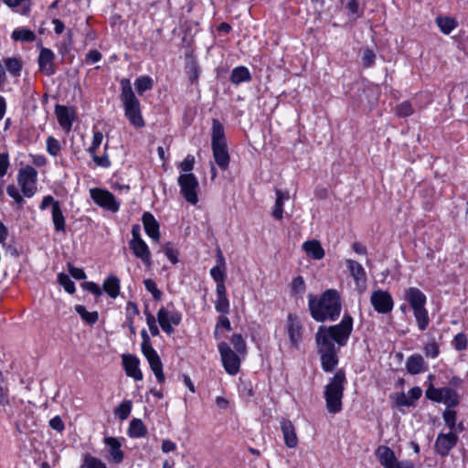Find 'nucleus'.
Wrapping results in <instances>:
<instances>
[{
    "mask_svg": "<svg viewBox=\"0 0 468 468\" xmlns=\"http://www.w3.org/2000/svg\"><path fill=\"white\" fill-rule=\"evenodd\" d=\"M352 330L353 318L349 314H345L338 324L318 328L315 342L324 371L332 372L337 366L339 347L346 345Z\"/></svg>",
    "mask_w": 468,
    "mask_h": 468,
    "instance_id": "nucleus-1",
    "label": "nucleus"
},
{
    "mask_svg": "<svg viewBox=\"0 0 468 468\" xmlns=\"http://www.w3.org/2000/svg\"><path fill=\"white\" fill-rule=\"evenodd\" d=\"M308 306L310 314L315 321H335L341 312L340 295L334 289L324 292L319 299L310 294L308 296Z\"/></svg>",
    "mask_w": 468,
    "mask_h": 468,
    "instance_id": "nucleus-2",
    "label": "nucleus"
},
{
    "mask_svg": "<svg viewBox=\"0 0 468 468\" xmlns=\"http://www.w3.org/2000/svg\"><path fill=\"white\" fill-rule=\"evenodd\" d=\"M121 98L124 107L125 116L135 128L144 126V121L141 114L140 102L135 97L129 80H122Z\"/></svg>",
    "mask_w": 468,
    "mask_h": 468,
    "instance_id": "nucleus-3",
    "label": "nucleus"
},
{
    "mask_svg": "<svg viewBox=\"0 0 468 468\" xmlns=\"http://www.w3.org/2000/svg\"><path fill=\"white\" fill-rule=\"evenodd\" d=\"M345 382V372L343 370H338L325 386L324 397L326 408L331 413H336L342 410V398L344 394Z\"/></svg>",
    "mask_w": 468,
    "mask_h": 468,
    "instance_id": "nucleus-4",
    "label": "nucleus"
},
{
    "mask_svg": "<svg viewBox=\"0 0 468 468\" xmlns=\"http://www.w3.org/2000/svg\"><path fill=\"white\" fill-rule=\"evenodd\" d=\"M141 335L143 338L142 342V352L144 356L146 357L150 367L157 378L159 383H163L165 379V375L163 373V364L158 356L157 352L153 348L150 342V337L145 329H143L141 332Z\"/></svg>",
    "mask_w": 468,
    "mask_h": 468,
    "instance_id": "nucleus-5",
    "label": "nucleus"
},
{
    "mask_svg": "<svg viewBox=\"0 0 468 468\" xmlns=\"http://www.w3.org/2000/svg\"><path fill=\"white\" fill-rule=\"evenodd\" d=\"M140 230L139 225L133 226V238L129 241V247L137 259H140L145 266L150 267L152 265L151 252L147 244L141 238Z\"/></svg>",
    "mask_w": 468,
    "mask_h": 468,
    "instance_id": "nucleus-6",
    "label": "nucleus"
},
{
    "mask_svg": "<svg viewBox=\"0 0 468 468\" xmlns=\"http://www.w3.org/2000/svg\"><path fill=\"white\" fill-rule=\"evenodd\" d=\"M221 356L222 365L226 372L231 376L236 375L240 367L239 353L232 350L228 343L220 342L218 346Z\"/></svg>",
    "mask_w": 468,
    "mask_h": 468,
    "instance_id": "nucleus-7",
    "label": "nucleus"
},
{
    "mask_svg": "<svg viewBox=\"0 0 468 468\" xmlns=\"http://www.w3.org/2000/svg\"><path fill=\"white\" fill-rule=\"evenodd\" d=\"M177 182L180 186V193L185 199L188 203L196 205L198 201L197 188L199 186L197 177L191 173H186L180 175Z\"/></svg>",
    "mask_w": 468,
    "mask_h": 468,
    "instance_id": "nucleus-8",
    "label": "nucleus"
},
{
    "mask_svg": "<svg viewBox=\"0 0 468 468\" xmlns=\"http://www.w3.org/2000/svg\"><path fill=\"white\" fill-rule=\"evenodd\" d=\"M426 397L433 401L446 404L447 409L453 408L460 402L457 392L450 387L441 388L431 387L426 390Z\"/></svg>",
    "mask_w": 468,
    "mask_h": 468,
    "instance_id": "nucleus-9",
    "label": "nucleus"
},
{
    "mask_svg": "<svg viewBox=\"0 0 468 468\" xmlns=\"http://www.w3.org/2000/svg\"><path fill=\"white\" fill-rule=\"evenodd\" d=\"M37 178V172L30 165H27L19 170L17 175L18 185L26 197H31L36 193Z\"/></svg>",
    "mask_w": 468,
    "mask_h": 468,
    "instance_id": "nucleus-10",
    "label": "nucleus"
},
{
    "mask_svg": "<svg viewBox=\"0 0 468 468\" xmlns=\"http://www.w3.org/2000/svg\"><path fill=\"white\" fill-rule=\"evenodd\" d=\"M48 206H51V213H52V221L54 224V228L56 231L65 232L66 230V222L65 217L63 216L62 210L59 206V202L55 200L53 197L47 196L43 198L39 208L41 210L46 209Z\"/></svg>",
    "mask_w": 468,
    "mask_h": 468,
    "instance_id": "nucleus-11",
    "label": "nucleus"
},
{
    "mask_svg": "<svg viewBox=\"0 0 468 468\" xmlns=\"http://www.w3.org/2000/svg\"><path fill=\"white\" fill-rule=\"evenodd\" d=\"M182 315L177 311H169L162 307L157 313L158 323L163 331L168 335L174 333L173 325H178L181 323Z\"/></svg>",
    "mask_w": 468,
    "mask_h": 468,
    "instance_id": "nucleus-12",
    "label": "nucleus"
},
{
    "mask_svg": "<svg viewBox=\"0 0 468 468\" xmlns=\"http://www.w3.org/2000/svg\"><path fill=\"white\" fill-rule=\"evenodd\" d=\"M370 303L379 314H388L393 308V299L389 292L382 290L374 291L370 297Z\"/></svg>",
    "mask_w": 468,
    "mask_h": 468,
    "instance_id": "nucleus-13",
    "label": "nucleus"
},
{
    "mask_svg": "<svg viewBox=\"0 0 468 468\" xmlns=\"http://www.w3.org/2000/svg\"><path fill=\"white\" fill-rule=\"evenodd\" d=\"M90 196L98 206L112 212L118 211L119 203L115 200L114 196L111 192L100 188H93L90 189Z\"/></svg>",
    "mask_w": 468,
    "mask_h": 468,
    "instance_id": "nucleus-14",
    "label": "nucleus"
},
{
    "mask_svg": "<svg viewBox=\"0 0 468 468\" xmlns=\"http://www.w3.org/2000/svg\"><path fill=\"white\" fill-rule=\"evenodd\" d=\"M458 436L450 431L448 433H440L435 441V451L441 456H446L449 452L456 445Z\"/></svg>",
    "mask_w": 468,
    "mask_h": 468,
    "instance_id": "nucleus-15",
    "label": "nucleus"
},
{
    "mask_svg": "<svg viewBox=\"0 0 468 468\" xmlns=\"http://www.w3.org/2000/svg\"><path fill=\"white\" fill-rule=\"evenodd\" d=\"M55 113L59 125L69 133L71 130L73 121L75 119V111L63 105H57Z\"/></svg>",
    "mask_w": 468,
    "mask_h": 468,
    "instance_id": "nucleus-16",
    "label": "nucleus"
},
{
    "mask_svg": "<svg viewBox=\"0 0 468 468\" xmlns=\"http://www.w3.org/2000/svg\"><path fill=\"white\" fill-rule=\"evenodd\" d=\"M122 358L126 375L135 380H142L143 373L139 368V359L133 355H122Z\"/></svg>",
    "mask_w": 468,
    "mask_h": 468,
    "instance_id": "nucleus-17",
    "label": "nucleus"
},
{
    "mask_svg": "<svg viewBox=\"0 0 468 468\" xmlns=\"http://www.w3.org/2000/svg\"><path fill=\"white\" fill-rule=\"evenodd\" d=\"M375 454L379 462V463L384 468H393L396 464L399 463L398 461L395 452L389 447L385 445H380L377 448Z\"/></svg>",
    "mask_w": 468,
    "mask_h": 468,
    "instance_id": "nucleus-18",
    "label": "nucleus"
},
{
    "mask_svg": "<svg viewBox=\"0 0 468 468\" xmlns=\"http://www.w3.org/2000/svg\"><path fill=\"white\" fill-rule=\"evenodd\" d=\"M404 299L409 303L412 310L424 307L426 304V295L416 287H410L404 291Z\"/></svg>",
    "mask_w": 468,
    "mask_h": 468,
    "instance_id": "nucleus-19",
    "label": "nucleus"
},
{
    "mask_svg": "<svg viewBox=\"0 0 468 468\" xmlns=\"http://www.w3.org/2000/svg\"><path fill=\"white\" fill-rule=\"evenodd\" d=\"M54 53L46 48H42L38 56V65L41 72L47 76L53 75L55 73L54 68Z\"/></svg>",
    "mask_w": 468,
    "mask_h": 468,
    "instance_id": "nucleus-20",
    "label": "nucleus"
},
{
    "mask_svg": "<svg viewBox=\"0 0 468 468\" xmlns=\"http://www.w3.org/2000/svg\"><path fill=\"white\" fill-rule=\"evenodd\" d=\"M287 331L292 346L297 348L302 341L303 327L298 319L292 314L288 316Z\"/></svg>",
    "mask_w": 468,
    "mask_h": 468,
    "instance_id": "nucleus-21",
    "label": "nucleus"
},
{
    "mask_svg": "<svg viewBox=\"0 0 468 468\" xmlns=\"http://www.w3.org/2000/svg\"><path fill=\"white\" fill-rule=\"evenodd\" d=\"M281 429L285 445L289 448H295L298 445V437L292 422L283 419L281 421Z\"/></svg>",
    "mask_w": 468,
    "mask_h": 468,
    "instance_id": "nucleus-22",
    "label": "nucleus"
},
{
    "mask_svg": "<svg viewBox=\"0 0 468 468\" xmlns=\"http://www.w3.org/2000/svg\"><path fill=\"white\" fill-rule=\"evenodd\" d=\"M104 443L109 447L108 460L114 463H121L123 460V452L121 449V442L115 437H106Z\"/></svg>",
    "mask_w": 468,
    "mask_h": 468,
    "instance_id": "nucleus-23",
    "label": "nucleus"
},
{
    "mask_svg": "<svg viewBox=\"0 0 468 468\" xmlns=\"http://www.w3.org/2000/svg\"><path fill=\"white\" fill-rule=\"evenodd\" d=\"M143 224L146 234L154 241H159L160 232L159 224L150 212H144L143 215Z\"/></svg>",
    "mask_w": 468,
    "mask_h": 468,
    "instance_id": "nucleus-24",
    "label": "nucleus"
},
{
    "mask_svg": "<svg viewBox=\"0 0 468 468\" xmlns=\"http://www.w3.org/2000/svg\"><path fill=\"white\" fill-rule=\"evenodd\" d=\"M346 263L351 276L356 282V286H365L367 276L363 266L353 260H346Z\"/></svg>",
    "mask_w": 468,
    "mask_h": 468,
    "instance_id": "nucleus-25",
    "label": "nucleus"
},
{
    "mask_svg": "<svg viewBox=\"0 0 468 468\" xmlns=\"http://www.w3.org/2000/svg\"><path fill=\"white\" fill-rule=\"evenodd\" d=\"M213 156L217 165L222 169L226 170L229 164V154L226 145H214L212 146Z\"/></svg>",
    "mask_w": 468,
    "mask_h": 468,
    "instance_id": "nucleus-26",
    "label": "nucleus"
},
{
    "mask_svg": "<svg viewBox=\"0 0 468 468\" xmlns=\"http://www.w3.org/2000/svg\"><path fill=\"white\" fill-rule=\"evenodd\" d=\"M303 250L309 257L314 260H321L324 256V250L322 248L320 242L316 239L305 241L303 244Z\"/></svg>",
    "mask_w": 468,
    "mask_h": 468,
    "instance_id": "nucleus-27",
    "label": "nucleus"
},
{
    "mask_svg": "<svg viewBox=\"0 0 468 468\" xmlns=\"http://www.w3.org/2000/svg\"><path fill=\"white\" fill-rule=\"evenodd\" d=\"M217 300L215 302L216 310L222 314H226L229 312V302L227 297L226 287H216Z\"/></svg>",
    "mask_w": 468,
    "mask_h": 468,
    "instance_id": "nucleus-28",
    "label": "nucleus"
},
{
    "mask_svg": "<svg viewBox=\"0 0 468 468\" xmlns=\"http://www.w3.org/2000/svg\"><path fill=\"white\" fill-rule=\"evenodd\" d=\"M212 146L214 145H226L224 127L220 122L214 119L212 122Z\"/></svg>",
    "mask_w": 468,
    "mask_h": 468,
    "instance_id": "nucleus-29",
    "label": "nucleus"
},
{
    "mask_svg": "<svg viewBox=\"0 0 468 468\" xmlns=\"http://www.w3.org/2000/svg\"><path fill=\"white\" fill-rule=\"evenodd\" d=\"M424 365L423 357L418 354L410 356L406 362L407 370L412 375H417L423 371Z\"/></svg>",
    "mask_w": 468,
    "mask_h": 468,
    "instance_id": "nucleus-30",
    "label": "nucleus"
},
{
    "mask_svg": "<svg viewBox=\"0 0 468 468\" xmlns=\"http://www.w3.org/2000/svg\"><path fill=\"white\" fill-rule=\"evenodd\" d=\"M3 2L21 15L27 16L30 11L31 0H3Z\"/></svg>",
    "mask_w": 468,
    "mask_h": 468,
    "instance_id": "nucleus-31",
    "label": "nucleus"
},
{
    "mask_svg": "<svg viewBox=\"0 0 468 468\" xmlns=\"http://www.w3.org/2000/svg\"><path fill=\"white\" fill-rule=\"evenodd\" d=\"M251 76L249 69L246 67L239 66L233 69L230 80L233 84L239 85L241 82L250 80Z\"/></svg>",
    "mask_w": 468,
    "mask_h": 468,
    "instance_id": "nucleus-32",
    "label": "nucleus"
},
{
    "mask_svg": "<svg viewBox=\"0 0 468 468\" xmlns=\"http://www.w3.org/2000/svg\"><path fill=\"white\" fill-rule=\"evenodd\" d=\"M129 436L132 438H142L144 437L147 433V429L142 420L133 419L130 422L129 426Z\"/></svg>",
    "mask_w": 468,
    "mask_h": 468,
    "instance_id": "nucleus-33",
    "label": "nucleus"
},
{
    "mask_svg": "<svg viewBox=\"0 0 468 468\" xmlns=\"http://www.w3.org/2000/svg\"><path fill=\"white\" fill-rule=\"evenodd\" d=\"M103 290L112 298H116L120 293V280L116 276L108 277L103 282Z\"/></svg>",
    "mask_w": 468,
    "mask_h": 468,
    "instance_id": "nucleus-34",
    "label": "nucleus"
},
{
    "mask_svg": "<svg viewBox=\"0 0 468 468\" xmlns=\"http://www.w3.org/2000/svg\"><path fill=\"white\" fill-rule=\"evenodd\" d=\"M436 24L445 35L450 34L458 25L457 21L450 16H438L436 18Z\"/></svg>",
    "mask_w": 468,
    "mask_h": 468,
    "instance_id": "nucleus-35",
    "label": "nucleus"
},
{
    "mask_svg": "<svg viewBox=\"0 0 468 468\" xmlns=\"http://www.w3.org/2000/svg\"><path fill=\"white\" fill-rule=\"evenodd\" d=\"M413 314L417 322L418 328L420 331L426 330L430 323V318L428 311L425 308V306L413 310Z\"/></svg>",
    "mask_w": 468,
    "mask_h": 468,
    "instance_id": "nucleus-36",
    "label": "nucleus"
},
{
    "mask_svg": "<svg viewBox=\"0 0 468 468\" xmlns=\"http://www.w3.org/2000/svg\"><path fill=\"white\" fill-rule=\"evenodd\" d=\"M75 311L89 324H95L99 319V314L97 312H88L83 305H80V304L76 305Z\"/></svg>",
    "mask_w": 468,
    "mask_h": 468,
    "instance_id": "nucleus-37",
    "label": "nucleus"
},
{
    "mask_svg": "<svg viewBox=\"0 0 468 468\" xmlns=\"http://www.w3.org/2000/svg\"><path fill=\"white\" fill-rule=\"evenodd\" d=\"M12 37L15 40L32 42L35 40L36 35L29 29L18 28L13 31Z\"/></svg>",
    "mask_w": 468,
    "mask_h": 468,
    "instance_id": "nucleus-38",
    "label": "nucleus"
},
{
    "mask_svg": "<svg viewBox=\"0 0 468 468\" xmlns=\"http://www.w3.org/2000/svg\"><path fill=\"white\" fill-rule=\"evenodd\" d=\"M80 468H107V466L99 458L87 453L83 456V463Z\"/></svg>",
    "mask_w": 468,
    "mask_h": 468,
    "instance_id": "nucleus-39",
    "label": "nucleus"
},
{
    "mask_svg": "<svg viewBox=\"0 0 468 468\" xmlns=\"http://www.w3.org/2000/svg\"><path fill=\"white\" fill-rule=\"evenodd\" d=\"M186 73L191 83H196L198 80L200 75V69L196 60L191 59L186 63Z\"/></svg>",
    "mask_w": 468,
    "mask_h": 468,
    "instance_id": "nucleus-40",
    "label": "nucleus"
},
{
    "mask_svg": "<svg viewBox=\"0 0 468 468\" xmlns=\"http://www.w3.org/2000/svg\"><path fill=\"white\" fill-rule=\"evenodd\" d=\"M230 342L233 345L235 351L237 353H239L241 356L247 353V345L240 334L232 335Z\"/></svg>",
    "mask_w": 468,
    "mask_h": 468,
    "instance_id": "nucleus-41",
    "label": "nucleus"
},
{
    "mask_svg": "<svg viewBox=\"0 0 468 468\" xmlns=\"http://www.w3.org/2000/svg\"><path fill=\"white\" fill-rule=\"evenodd\" d=\"M134 85L137 92L142 95L144 91L152 89L153 80L147 76H143L136 79Z\"/></svg>",
    "mask_w": 468,
    "mask_h": 468,
    "instance_id": "nucleus-42",
    "label": "nucleus"
},
{
    "mask_svg": "<svg viewBox=\"0 0 468 468\" xmlns=\"http://www.w3.org/2000/svg\"><path fill=\"white\" fill-rule=\"evenodd\" d=\"M210 275L213 280L217 282V287H226L225 286V269L224 267L215 266L210 270Z\"/></svg>",
    "mask_w": 468,
    "mask_h": 468,
    "instance_id": "nucleus-43",
    "label": "nucleus"
},
{
    "mask_svg": "<svg viewBox=\"0 0 468 468\" xmlns=\"http://www.w3.org/2000/svg\"><path fill=\"white\" fill-rule=\"evenodd\" d=\"M60 151L61 144L58 140L53 136H48L47 139V152L52 156H57L59 154Z\"/></svg>",
    "mask_w": 468,
    "mask_h": 468,
    "instance_id": "nucleus-44",
    "label": "nucleus"
},
{
    "mask_svg": "<svg viewBox=\"0 0 468 468\" xmlns=\"http://www.w3.org/2000/svg\"><path fill=\"white\" fill-rule=\"evenodd\" d=\"M5 65L10 73H12L14 75H19L20 70L22 69V64L18 58H5Z\"/></svg>",
    "mask_w": 468,
    "mask_h": 468,
    "instance_id": "nucleus-45",
    "label": "nucleus"
},
{
    "mask_svg": "<svg viewBox=\"0 0 468 468\" xmlns=\"http://www.w3.org/2000/svg\"><path fill=\"white\" fill-rule=\"evenodd\" d=\"M132 410V401L126 400L119 405V407L115 410V415L119 417L120 420H126Z\"/></svg>",
    "mask_w": 468,
    "mask_h": 468,
    "instance_id": "nucleus-46",
    "label": "nucleus"
},
{
    "mask_svg": "<svg viewBox=\"0 0 468 468\" xmlns=\"http://www.w3.org/2000/svg\"><path fill=\"white\" fill-rule=\"evenodd\" d=\"M424 354L428 357L435 358L439 356L440 349L439 345L436 343L434 339L430 340L425 346H424Z\"/></svg>",
    "mask_w": 468,
    "mask_h": 468,
    "instance_id": "nucleus-47",
    "label": "nucleus"
},
{
    "mask_svg": "<svg viewBox=\"0 0 468 468\" xmlns=\"http://www.w3.org/2000/svg\"><path fill=\"white\" fill-rule=\"evenodd\" d=\"M414 110L411 103L405 101L399 104L396 108V114L399 117H408L413 114Z\"/></svg>",
    "mask_w": 468,
    "mask_h": 468,
    "instance_id": "nucleus-48",
    "label": "nucleus"
},
{
    "mask_svg": "<svg viewBox=\"0 0 468 468\" xmlns=\"http://www.w3.org/2000/svg\"><path fill=\"white\" fill-rule=\"evenodd\" d=\"M58 280L59 284L63 286L66 292H68L69 293H73L75 292V284L70 280L69 275L61 272L58 274Z\"/></svg>",
    "mask_w": 468,
    "mask_h": 468,
    "instance_id": "nucleus-49",
    "label": "nucleus"
},
{
    "mask_svg": "<svg viewBox=\"0 0 468 468\" xmlns=\"http://www.w3.org/2000/svg\"><path fill=\"white\" fill-rule=\"evenodd\" d=\"M443 420L452 431L456 426V411L452 408L446 409L443 412Z\"/></svg>",
    "mask_w": 468,
    "mask_h": 468,
    "instance_id": "nucleus-50",
    "label": "nucleus"
},
{
    "mask_svg": "<svg viewBox=\"0 0 468 468\" xmlns=\"http://www.w3.org/2000/svg\"><path fill=\"white\" fill-rule=\"evenodd\" d=\"M163 251L165 252V256L169 259V261L176 264L178 262V252L176 250L173 248L171 243H166L163 246Z\"/></svg>",
    "mask_w": 468,
    "mask_h": 468,
    "instance_id": "nucleus-51",
    "label": "nucleus"
},
{
    "mask_svg": "<svg viewBox=\"0 0 468 468\" xmlns=\"http://www.w3.org/2000/svg\"><path fill=\"white\" fill-rule=\"evenodd\" d=\"M103 140V134L101 132L97 131L93 133V139L91 145L89 147L88 152L90 154H93L96 153L97 149L100 147Z\"/></svg>",
    "mask_w": 468,
    "mask_h": 468,
    "instance_id": "nucleus-52",
    "label": "nucleus"
},
{
    "mask_svg": "<svg viewBox=\"0 0 468 468\" xmlns=\"http://www.w3.org/2000/svg\"><path fill=\"white\" fill-rule=\"evenodd\" d=\"M452 345L455 347V349L458 351L464 350L467 346V338H466L465 335H463L462 333L457 334L454 336Z\"/></svg>",
    "mask_w": 468,
    "mask_h": 468,
    "instance_id": "nucleus-53",
    "label": "nucleus"
},
{
    "mask_svg": "<svg viewBox=\"0 0 468 468\" xmlns=\"http://www.w3.org/2000/svg\"><path fill=\"white\" fill-rule=\"evenodd\" d=\"M375 58H376V55L373 52V50H371L369 48H366L363 51L362 63H363L364 67H366V68L371 67L375 62Z\"/></svg>",
    "mask_w": 468,
    "mask_h": 468,
    "instance_id": "nucleus-54",
    "label": "nucleus"
},
{
    "mask_svg": "<svg viewBox=\"0 0 468 468\" xmlns=\"http://www.w3.org/2000/svg\"><path fill=\"white\" fill-rule=\"evenodd\" d=\"M145 314H146V323H147V325H148L149 330L151 332V335H154V336L158 335H159V329L157 327L154 316L152 314H150V313H146Z\"/></svg>",
    "mask_w": 468,
    "mask_h": 468,
    "instance_id": "nucleus-55",
    "label": "nucleus"
},
{
    "mask_svg": "<svg viewBox=\"0 0 468 468\" xmlns=\"http://www.w3.org/2000/svg\"><path fill=\"white\" fill-rule=\"evenodd\" d=\"M219 326L224 327L227 331H230L231 330V324H230L229 319L227 316H225V315L219 316L218 322V324L216 325V330H215V333H214V335H215L216 338H219L218 332Z\"/></svg>",
    "mask_w": 468,
    "mask_h": 468,
    "instance_id": "nucleus-56",
    "label": "nucleus"
},
{
    "mask_svg": "<svg viewBox=\"0 0 468 468\" xmlns=\"http://www.w3.org/2000/svg\"><path fill=\"white\" fill-rule=\"evenodd\" d=\"M292 290L295 293H303L305 290L304 280L302 276H298L293 279L292 282Z\"/></svg>",
    "mask_w": 468,
    "mask_h": 468,
    "instance_id": "nucleus-57",
    "label": "nucleus"
},
{
    "mask_svg": "<svg viewBox=\"0 0 468 468\" xmlns=\"http://www.w3.org/2000/svg\"><path fill=\"white\" fill-rule=\"evenodd\" d=\"M9 156L7 153L0 154V177H3L9 167Z\"/></svg>",
    "mask_w": 468,
    "mask_h": 468,
    "instance_id": "nucleus-58",
    "label": "nucleus"
},
{
    "mask_svg": "<svg viewBox=\"0 0 468 468\" xmlns=\"http://www.w3.org/2000/svg\"><path fill=\"white\" fill-rule=\"evenodd\" d=\"M195 158L188 154L180 164L179 167L184 172H190L194 168Z\"/></svg>",
    "mask_w": 468,
    "mask_h": 468,
    "instance_id": "nucleus-59",
    "label": "nucleus"
},
{
    "mask_svg": "<svg viewBox=\"0 0 468 468\" xmlns=\"http://www.w3.org/2000/svg\"><path fill=\"white\" fill-rule=\"evenodd\" d=\"M6 192L9 197L15 199L17 204H22L23 197L19 193L18 188L16 186L10 185L6 188Z\"/></svg>",
    "mask_w": 468,
    "mask_h": 468,
    "instance_id": "nucleus-60",
    "label": "nucleus"
},
{
    "mask_svg": "<svg viewBox=\"0 0 468 468\" xmlns=\"http://www.w3.org/2000/svg\"><path fill=\"white\" fill-rule=\"evenodd\" d=\"M396 404L399 407H410L412 406V400H410L408 394L399 392L396 395Z\"/></svg>",
    "mask_w": 468,
    "mask_h": 468,
    "instance_id": "nucleus-61",
    "label": "nucleus"
},
{
    "mask_svg": "<svg viewBox=\"0 0 468 468\" xmlns=\"http://www.w3.org/2000/svg\"><path fill=\"white\" fill-rule=\"evenodd\" d=\"M68 270L70 275L77 280H84L86 278L84 271L80 268H77L71 264H68Z\"/></svg>",
    "mask_w": 468,
    "mask_h": 468,
    "instance_id": "nucleus-62",
    "label": "nucleus"
},
{
    "mask_svg": "<svg viewBox=\"0 0 468 468\" xmlns=\"http://www.w3.org/2000/svg\"><path fill=\"white\" fill-rule=\"evenodd\" d=\"M90 155L97 165L101 167H109L111 165V162L107 155L99 156L96 153Z\"/></svg>",
    "mask_w": 468,
    "mask_h": 468,
    "instance_id": "nucleus-63",
    "label": "nucleus"
},
{
    "mask_svg": "<svg viewBox=\"0 0 468 468\" xmlns=\"http://www.w3.org/2000/svg\"><path fill=\"white\" fill-rule=\"evenodd\" d=\"M346 7L349 13L356 16V17H358L361 15L359 12V5L356 0H348Z\"/></svg>",
    "mask_w": 468,
    "mask_h": 468,
    "instance_id": "nucleus-64",
    "label": "nucleus"
}]
</instances>
